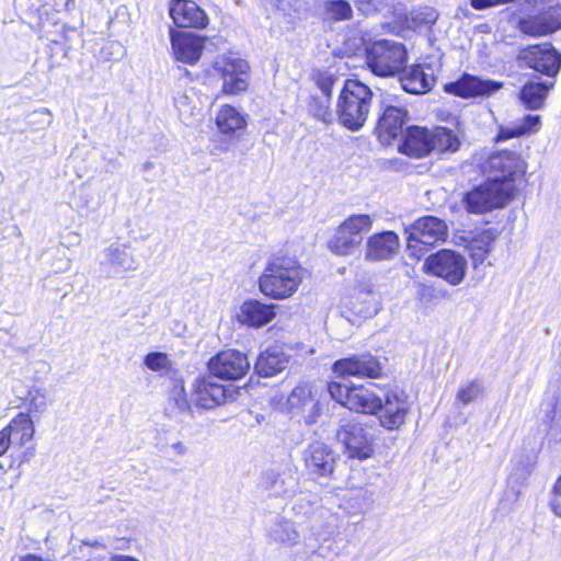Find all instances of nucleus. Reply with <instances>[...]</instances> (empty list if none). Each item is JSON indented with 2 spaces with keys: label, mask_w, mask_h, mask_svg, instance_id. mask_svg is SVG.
<instances>
[{
  "label": "nucleus",
  "mask_w": 561,
  "mask_h": 561,
  "mask_svg": "<svg viewBox=\"0 0 561 561\" xmlns=\"http://www.w3.org/2000/svg\"><path fill=\"white\" fill-rule=\"evenodd\" d=\"M305 278V268L294 256L275 254L265 264L259 278L260 291L275 300L291 297Z\"/></svg>",
  "instance_id": "1"
},
{
  "label": "nucleus",
  "mask_w": 561,
  "mask_h": 561,
  "mask_svg": "<svg viewBox=\"0 0 561 561\" xmlns=\"http://www.w3.org/2000/svg\"><path fill=\"white\" fill-rule=\"evenodd\" d=\"M35 425L28 413H18L9 424L0 431V456L11 450V466L20 468L35 455Z\"/></svg>",
  "instance_id": "2"
},
{
  "label": "nucleus",
  "mask_w": 561,
  "mask_h": 561,
  "mask_svg": "<svg viewBox=\"0 0 561 561\" xmlns=\"http://www.w3.org/2000/svg\"><path fill=\"white\" fill-rule=\"evenodd\" d=\"M373 93L358 80H346L339 98V122L350 130L360 129L370 112Z\"/></svg>",
  "instance_id": "3"
},
{
  "label": "nucleus",
  "mask_w": 561,
  "mask_h": 561,
  "mask_svg": "<svg viewBox=\"0 0 561 561\" xmlns=\"http://www.w3.org/2000/svg\"><path fill=\"white\" fill-rule=\"evenodd\" d=\"M249 115L231 104H221L215 114L214 123L219 136L211 137L206 150L210 156L227 153L236 140L245 131Z\"/></svg>",
  "instance_id": "4"
},
{
  "label": "nucleus",
  "mask_w": 561,
  "mask_h": 561,
  "mask_svg": "<svg viewBox=\"0 0 561 561\" xmlns=\"http://www.w3.org/2000/svg\"><path fill=\"white\" fill-rule=\"evenodd\" d=\"M271 538L286 547H297V553L313 556L322 553L324 543L330 536L319 527L312 526L300 530L293 522L280 519L274 523L270 530Z\"/></svg>",
  "instance_id": "5"
},
{
  "label": "nucleus",
  "mask_w": 561,
  "mask_h": 561,
  "mask_svg": "<svg viewBox=\"0 0 561 561\" xmlns=\"http://www.w3.org/2000/svg\"><path fill=\"white\" fill-rule=\"evenodd\" d=\"M516 186L499 180H486L462 197V205L470 214L482 215L504 208L514 198Z\"/></svg>",
  "instance_id": "6"
},
{
  "label": "nucleus",
  "mask_w": 561,
  "mask_h": 561,
  "mask_svg": "<svg viewBox=\"0 0 561 561\" xmlns=\"http://www.w3.org/2000/svg\"><path fill=\"white\" fill-rule=\"evenodd\" d=\"M381 386L375 382L345 385L337 381L328 383L330 397L351 411L377 414L380 408Z\"/></svg>",
  "instance_id": "7"
},
{
  "label": "nucleus",
  "mask_w": 561,
  "mask_h": 561,
  "mask_svg": "<svg viewBox=\"0 0 561 561\" xmlns=\"http://www.w3.org/2000/svg\"><path fill=\"white\" fill-rule=\"evenodd\" d=\"M210 70L221 81L217 98L238 96L249 90L251 68L245 59L233 54L218 55L211 62Z\"/></svg>",
  "instance_id": "8"
},
{
  "label": "nucleus",
  "mask_w": 561,
  "mask_h": 561,
  "mask_svg": "<svg viewBox=\"0 0 561 561\" xmlns=\"http://www.w3.org/2000/svg\"><path fill=\"white\" fill-rule=\"evenodd\" d=\"M374 217L368 214H353L345 218L328 241V249L335 255L348 256L363 243V236L369 232Z\"/></svg>",
  "instance_id": "9"
},
{
  "label": "nucleus",
  "mask_w": 561,
  "mask_h": 561,
  "mask_svg": "<svg viewBox=\"0 0 561 561\" xmlns=\"http://www.w3.org/2000/svg\"><path fill=\"white\" fill-rule=\"evenodd\" d=\"M407 62V51L400 43L380 39L367 48V65L380 77H390L400 72Z\"/></svg>",
  "instance_id": "10"
},
{
  "label": "nucleus",
  "mask_w": 561,
  "mask_h": 561,
  "mask_svg": "<svg viewBox=\"0 0 561 561\" xmlns=\"http://www.w3.org/2000/svg\"><path fill=\"white\" fill-rule=\"evenodd\" d=\"M408 252L410 256L420 259L427 250L426 245H433L437 241L445 240L448 228L443 219L434 216L419 218L405 229Z\"/></svg>",
  "instance_id": "11"
},
{
  "label": "nucleus",
  "mask_w": 561,
  "mask_h": 561,
  "mask_svg": "<svg viewBox=\"0 0 561 561\" xmlns=\"http://www.w3.org/2000/svg\"><path fill=\"white\" fill-rule=\"evenodd\" d=\"M422 270L428 275L444 279L450 286H457L467 275L468 262L461 253L444 249L428 255Z\"/></svg>",
  "instance_id": "12"
},
{
  "label": "nucleus",
  "mask_w": 561,
  "mask_h": 561,
  "mask_svg": "<svg viewBox=\"0 0 561 561\" xmlns=\"http://www.w3.org/2000/svg\"><path fill=\"white\" fill-rule=\"evenodd\" d=\"M410 412V403L404 391L383 386L380 392V408L377 416L382 427L399 430Z\"/></svg>",
  "instance_id": "13"
},
{
  "label": "nucleus",
  "mask_w": 561,
  "mask_h": 561,
  "mask_svg": "<svg viewBox=\"0 0 561 561\" xmlns=\"http://www.w3.org/2000/svg\"><path fill=\"white\" fill-rule=\"evenodd\" d=\"M238 393L234 386H224L214 380V376L197 377L191 389V401L202 409H214L233 399Z\"/></svg>",
  "instance_id": "14"
},
{
  "label": "nucleus",
  "mask_w": 561,
  "mask_h": 561,
  "mask_svg": "<svg viewBox=\"0 0 561 561\" xmlns=\"http://www.w3.org/2000/svg\"><path fill=\"white\" fill-rule=\"evenodd\" d=\"M285 408L293 415L302 416L306 424L316 423L323 410L318 389L308 383L298 385L290 391Z\"/></svg>",
  "instance_id": "15"
},
{
  "label": "nucleus",
  "mask_w": 561,
  "mask_h": 561,
  "mask_svg": "<svg viewBox=\"0 0 561 561\" xmlns=\"http://www.w3.org/2000/svg\"><path fill=\"white\" fill-rule=\"evenodd\" d=\"M561 28V5L554 1L541 3L537 14L518 22V30L526 35L540 37Z\"/></svg>",
  "instance_id": "16"
},
{
  "label": "nucleus",
  "mask_w": 561,
  "mask_h": 561,
  "mask_svg": "<svg viewBox=\"0 0 561 561\" xmlns=\"http://www.w3.org/2000/svg\"><path fill=\"white\" fill-rule=\"evenodd\" d=\"M490 180L514 184L524 179L527 164L523 158L511 151H501L491 154L485 163Z\"/></svg>",
  "instance_id": "17"
},
{
  "label": "nucleus",
  "mask_w": 561,
  "mask_h": 561,
  "mask_svg": "<svg viewBox=\"0 0 561 561\" xmlns=\"http://www.w3.org/2000/svg\"><path fill=\"white\" fill-rule=\"evenodd\" d=\"M250 368V362L245 354L238 350L221 351L208 362V369L214 377L225 380L242 378Z\"/></svg>",
  "instance_id": "18"
},
{
  "label": "nucleus",
  "mask_w": 561,
  "mask_h": 561,
  "mask_svg": "<svg viewBox=\"0 0 561 561\" xmlns=\"http://www.w3.org/2000/svg\"><path fill=\"white\" fill-rule=\"evenodd\" d=\"M381 364L369 353L354 354L332 365V371L340 377L378 378L381 376Z\"/></svg>",
  "instance_id": "19"
},
{
  "label": "nucleus",
  "mask_w": 561,
  "mask_h": 561,
  "mask_svg": "<svg viewBox=\"0 0 561 561\" xmlns=\"http://www.w3.org/2000/svg\"><path fill=\"white\" fill-rule=\"evenodd\" d=\"M169 34L172 55L175 60L186 65L198 62L205 49L206 36L186 31H178L172 27Z\"/></svg>",
  "instance_id": "20"
},
{
  "label": "nucleus",
  "mask_w": 561,
  "mask_h": 561,
  "mask_svg": "<svg viewBox=\"0 0 561 561\" xmlns=\"http://www.w3.org/2000/svg\"><path fill=\"white\" fill-rule=\"evenodd\" d=\"M525 65L548 77H556L561 68V55L549 44L533 45L519 53Z\"/></svg>",
  "instance_id": "21"
},
{
  "label": "nucleus",
  "mask_w": 561,
  "mask_h": 561,
  "mask_svg": "<svg viewBox=\"0 0 561 561\" xmlns=\"http://www.w3.org/2000/svg\"><path fill=\"white\" fill-rule=\"evenodd\" d=\"M351 458L367 459L374 453L370 435L362 424H346L336 434Z\"/></svg>",
  "instance_id": "22"
},
{
  "label": "nucleus",
  "mask_w": 561,
  "mask_h": 561,
  "mask_svg": "<svg viewBox=\"0 0 561 561\" xmlns=\"http://www.w3.org/2000/svg\"><path fill=\"white\" fill-rule=\"evenodd\" d=\"M169 15L181 28H205L208 25L206 12L191 0L170 1Z\"/></svg>",
  "instance_id": "23"
},
{
  "label": "nucleus",
  "mask_w": 561,
  "mask_h": 561,
  "mask_svg": "<svg viewBox=\"0 0 561 561\" xmlns=\"http://www.w3.org/2000/svg\"><path fill=\"white\" fill-rule=\"evenodd\" d=\"M337 456L325 444L316 442L304 451V461L308 471L314 476L329 478L335 469Z\"/></svg>",
  "instance_id": "24"
},
{
  "label": "nucleus",
  "mask_w": 561,
  "mask_h": 561,
  "mask_svg": "<svg viewBox=\"0 0 561 561\" xmlns=\"http://www.w3.org/2000/svg\"><path fill=\"white\" fill-rule=\"evenodd\" d=\"M502 88V82L483 80L474 76L465 75L458 81L446 84L445 90L460 98H476L490 96Z\"/></svg>",
  "instance_id": "25"
},
{
  "label": "nucleus",
  "mask_w": 561,
  "mask_h": 561,
  "mask_svg": "<svg viewBox=\"0 0 561 561\" xmlns=\"http://www.w3.org/2000/svg\"><path fill=\"white\" fill-rule=\"evenodd\" d=\"M407 121L408 111L403 106L383 105V111L377 125L380 141L382 144H390L402 133Z\"/></svg>",
  "instance_id": "26"
},
{
  "label": "nucleus",
  "mask_w": 561,
  "mask_h": 561,
  "mask_svg": "<svg viewBox=\"0 0 561 561\" xmlns=\"http://www.w3.org/2000/svg\"><path fill=\"white\" fill-rule=\"evenodd\" d=\"M399 247V237L393 231L374 233L366 241L365 260L373 262L389 260L397 254Z\"/></svg>",
  "instance_id": "27"
},
{
  "label": "nucleus",
  "mask_w": 561,
  "mask_h": 561,
  "mask_svg": "<svg viewBox=\"0 0 561 561\" xmlns=\"http://www.w3.org/2000/svg\"><path fill=\"white\" fill-rule=\"evenodd\" d=\"M276 306L263 304L256 299L245 300L237 312V320L251 328H261L270 323L276 316Z\"/></svg>",
  "instance_id": "28"
},
{
  "label": "nucleus",
  "mask_w": 561,
  "mask_h": 561,
  "mask_svg": "<svg viewBox=\"0 0 561 561\" xmlns=\"http://www.w3.org/2000/svg\"><path fill=\"white\" fill-rule=\"evenodd\" d=\"M103 265L115 274L122 275L138 267V261L126 244H112L104 251Z\"/></svg>",
  "instance_id": "29"
},
{
  "label": "nucleus",
  "mask_w": 561,
  "mask_h": 561,
  "mask_svg": "<svg viewBox=\"0 0 561 561\" xmlns=\"http://www.w3.org/2000/svg\"><path fill=\"white\" fill-rule=\"evenodd\" d=\"M357 299H363L364 306L358 309L365 317L377 314L381 308L380 297L375 290L374 277L370 274H359L354 286Z\"/></svg>",
  "instance_id": "30"
},
{
  "label": "nucleus",
  "mask_w": 561,
  "mask_h": 561,
  "mask_svg": "<svg viewBox=\"0 0 561 561\" xmlns=\"http://www.w3.org/2000/svg\"><path fill=\"white\" fill-rule=\"evenodd\" d=\"M431 129L411 126L407 128L400 151L414 158H422L432 152Z\"/></svg>",
  "instance_id": "31"
},
{
  "label": "nucleus",
  "mask_w": 561,
  "mask_h": 561,
  "mask_svg": "<svg viewBox=\"0 0 561 561\" xmlns=\"http://www.w3.org/2000/svg\"><path fill=\"white\" fill-rule=\"evenodd\" d=\"M288 363L289 357L284 353L282 347L272 346L259 355L254 369L259 376L268 378L285 370Z\"/></svg>",
  "instance_id": "32"
},
{
  "label": "nucleus",
  "mask_w": 561,
  "mask_h": 561,
  "mask_svg": "<svg viewBox=\"0 0 561 561\" xmlns=\"http://www.w3.org/2000/svg\"><path fill=\"white\" fill-rule=\"evenodd\" d=\"M553 85V82L529 80L520 89L519 100L527 110H540Z\"/></svg>",
  "instance_id": "33"
},
{
  "label": "nucleus",
  "mask_w": 561,
  "mask_h": 561,
  "mask_svg": "<svg viewBox=\"0 0 561 561\" xmlns=\"http://www.w3.org/2000/svg\"><path fill=\"white\" fill-rule=\"evenodd\" d=\"M541 128V118L539 115H526L522 119L510 125L502 126L499 129L496 139L507 140L515 137L529 136L537 134Z\"/></svg>",
  "instance_id": "34"
},
{
  "label": "nucleus",
  "mask_w": 561,
  "mask_h": 561,
  "mask_svg": "<svg viewBox=\"0 0 561 561\" xmlns=\"http://www.w3.org/2000/svg\"><path fill=\"white\" fill-rule=\"evenodd\" d=\"M496 238L497 232L494 229H486L473 236L469 241L467 248L476 266L483 263L492 252Z\"/></svg>",
  "instance_id": "35"
},
{
  "label": "nucleus",
  "mask_w": 561,
  "mask_h": 561,
  "mask_svg": "<svg viewBox=\"0 0 561 561\" xmlns=\"http://www.w3.org/2000/svg\"><path fill=\"white\" fill-rule=\"evenodd\" d=\"M400 82L404 91L419 94L431 89L433 84V77L426 75L420 66H413L405 70Z\"/></svg>",
  "instance_id": "36"
},
{
  "label": "nucleus",
  "mask_w": 561,
  "mask_h": 561,
  "mask_svg": "<svg viewBox=\"0 0 561 561\" xmlns=\"http://www.w3.org/2000/svg\"><path fill=\"white\" fill-rule=\"evenodd\" d=\"M263 486L275 496H289L296 488L295 479L289 474L268 471L263 476Z\"/></svg>",
  "instance_id": "37"
},
{
  "label": "nucleus",
  "mask_w": 561,
  "mask_h": 561,
  "mask_svg": "<svg viewBox=\"0 0 561 561\" xmlns=\"http://www.w3.org/2000/svg\"><path fill=\"white\" fill-rule=\"evenodd\" d=\"M432 151L439 153L456 152L459 149L460 140L458 135L445 127L431 129Z\"/></svg>",
  "instance_id": "38"
},
{
  "label": "nucleus",
  "mask_w": 561,
  "mask_h": 561,
  "mask_svg": "<svg viewBox=\"0 0 561 561\" xmlns=\"http://www.w3.org/2000/svg\"><path fill=\"white\" fill-rule=\"evenodd\" d=\"M438 19L437 11L432 7L412 9L405 18V26L416 31L432 26Z\"/></svg>",
  "instance_id": "39"
},
{
  "label": "nucleus",
  "mask_w": 561,
  "mask_h": 561,
  "mask_svg": "<svg viewBox=\"0 0 561 561\" xmlns=\"http://www.w3.org/2000/svg\"><path fill=\"white\" fill-rule=\"evenodd\" d=\"M21 400L30 415L42 414L49 404L46 390L39 387L30 388Z\"/></svg>",
  "instance_id": "40"
},
{
  "label": "nucleus",
  "mask_w": 561,
  "mask_h": 561,
  "mask_svg": "<svg viewBox=\"0 0 561 561\" xmlns=\"http://www.w3.org/2000/svg\"><path fill=\"white\" fill-rule=\"evenodd\" d=\"M352 8L347 1L331 0L324 3L323 14L330 21H343L352 18Z\"/></svg>",
  "instance_id": "41"
},
{
  "label": "nucleus",
  "mask_w": 561,
  "mask_h": 561,
  "mask_svg": "<svg viewBox=\"0 0 561 561\" xmlns=\"http://www.w3.org/2000/svg\"><path fill=\"white\" fill-rule=\"evenodd\" d=\"M144 365L151 371L159 374H169L172 369V362L168 354L162 352H151L144 358Z\"/></svg>",
  "instance_id": "42"
},
{
  "label": "nucleus",
  "mask_w": 561,
  "mask_h": 561,
  "mask_svg": "<svg viewBox=\"0 0 561 561\" xmlns=\"http://www.w3.org/2000/svg\"><path fill=\"white\" fill-rule=\"evenodd\" d=\"M482 393V386L479 381H469L463 383L458 392L456 400L463 405H467L477 400Z\"/></svg>",
  "instance_id": "43"
},
{
  "label": "nucleus",
  "mask_w": 561,
  "mask_h": 561,
  "mask_svg": "<svg viewBox=\"0 0 561 561\" xmlns=\"http://www.w3.org/2000/svg\"><path fill=\"white\" fill-rule=\"evenodd\" d=\"M329 100L330 99L318 101L314 99L310 106L312 115L327 124L331 123L333 119V114L329 106Z\"/></svg>",
  "instance_id": "44"
},
{
  "label": "nucleus",
  "mask_w": 561,
  "mask_h": 561,
  "mask_svg": "<svg viewBox=\"0 0 561 561\" xmlns=\"http://www.w3.org/2000/svg\"><path fill=\"white\" fill-rule=\"evenodd\" d=\"M171 398L181 411L191 409V396L188 397L182 382L176 383L171 392Z\"/></svg>",
  "instance_id": "45"
},
{
  "label": "nucleus",
  "mask_w": 561,
  "mask_h": 561,
  "mask_svg": "<svg viewBox=\"0 0 561 561\" xmlns=\"http://www.w3.org/2000/svg\"><path fill=\"white\" fill-rule=\"evenodd\" d=\"M53 119V115L48 108H41L34 111L30 115L28 124L33 127L46 128L50 126Z\"/></svg>",
  "instance_id": "46"
},
{
  "label": "nucleus",
  "mask_w": 561,
  "mask_h": 561,
  "mask_svg": "<svg viewBox=\"0 0 561 561\" xmlns=\"http://www.w3.org/2000/svg\"><path fill=\"white\" fill-rule=\"evenodd\" d=\"M334 82V76L327 71L318 72L316 76V83L322 92L324 99H330Z\"/></svg>",
  "instance_id": "47"
},
{
  "label": "nucleus",
  "mask_w": 561,
  "mask_h": 561,
  "mask_svg": "<svg viewBox=\"0 0 561 561\" xmlns=\"http://www.w3.org/2000/svg\"><path fill=\"white\" fill-rule=\"evenodd\" d=\"M170 453L175 456H182L186 453V446L183 442L176 440L169 445Z\"/></svg>",
  "instance_id": "48"
},
{
  "label": "nucleus",
  "mask_w": 561,
  "mask_h": 561,
  "mask_svg": "<svg viewBox=\"0 0 561 561\" xmlns=\"http://www.w3.org/2000/svg\"><path fill=\"white\" fill-rule=\"evenodd\" d=\"M551 512L559 518H561V502L557 499H552L549 503Z\"/></svg>",
  "instance_id": "49"
},
{
  "label": "nucleus",
  "mask_w": 561,
  "mask_h": 561,
  "mask_svg": "<svg viewBox=\"0 0 561 561\" xmlns=\"http://www.w3.org/2000/svg\"><path fill=\"white\" fill-rule=\"evenodd\" d=\"M551 493L553 496L561 497V476H559L556 479V481L551 488Z\"/></svg>",
  "instance_id": "50"
},
{
  "label": "nucleus",
  "mask_w": 561,
  "mask_h": 561,
  "mask_svg": "<svg viewBox=\"0 0 561 561\" xmlns=\"http://www.w3.org/2000/svg\"><path fill=\"white\" fill-rule=\"evenodd\" d=\"M110 561H139L138 559L134 558V557H130V556H125V554H113L111 558H110Z\"/></svg>",
  "instance_id": "51"
},
{
  "label": "nucleus",
  "mask_w": 561,
  "mask_h": 561,
  "mask_svg": "<svg viewBox=\"0 0 561 561\" xmlns=\"http://www.w3.org/2000/svg\"><path fill=\"white\" fill-rule=\"evenodd\" d=\"M386 0H357L359 5L373 4L374 9L377 10L378 5L382 4Z\"/></svg>",
  "instance_id": "52"
},
{
  "label": "nucleus",
  "mask_w": 561,
  "mask_h": 561,
  "mask_svg": "<svg viewBox=\"0 0 561 561\" xmlns=\"http://www.w3.org/2000/svg\"><path fill=\"white\" fill-rule=\"evenodd\" d=\"M21 561H51L50 559H44L36 554H27L24 558H22Z\"/></svg>",
  "instance_id": "53"
},
{
  "label": "nucleus",
  "mask_w": 561,
  "mask_h": 561,
  "mask_svg": "<svg viewBox=\"0 0 561 561\" xmlns=\"http://www.w3.org/2000/svg\"><path fill=\"white\" fill-rule=\"evenodd\" d=\"M83 543L88 545V546H101L99 541H94V542L84 541Z\"/></svg>",
  "instance_id": "54"
}]
</instances>
